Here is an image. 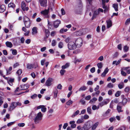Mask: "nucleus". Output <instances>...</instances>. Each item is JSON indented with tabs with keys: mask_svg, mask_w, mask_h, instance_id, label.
<instances>
[{
	"mask_svg": "<svg viewBox=\"0 0 130 130\" xmlns=\"http://www.w3.org/2000/svg\"><path fill=\"white\" fill-rule=\"evenodd\" d=\"M76 41H70L68 43V47L70 50H74L76 47H80L83 44V42H79V43H77L76 45Z\"/></svg>",
	"mask_w": 130,
	"mask_h": 130,
	"instance_id": "nucleus-1",
	"label": "nucleus"
},
{
	"mask_svg": "<svg viewBox=\"0 0 130 130\" xmlns=\"http://www.w3.org/2000/svg\"><path fill=\"white\" fill-rule=\"evenodd\" d=\"M23 21L25 26L27 28H29L30 26L31 21L27 17L25 16L23 17Z\"/></svg>",
	"mask_w": 130,
	"mask_h": 130,
	"instance_id": "nucleus-2",
	"label": "nucleus"
},
{
	"mask_svg": "<svg viewBox=\"0 0 130 130\" xmlns=\"http://www.w3.org/2000/svg\"><path fill=\"white\" fill-rule=\"evenodd\" d=\"M110 100L109 99H104L103 101L99 104V106L102 107L103 106L108 104L110 102Z\"/></svg>",
	"mask_w": 130,
	"mask_h": 130,
	"instance_id": "nucleus-3",
	"label": "nucleus"
},
{
	"mask_svg": "<svg viewBox=\"0 0 130 130\" xmlns=\"http://www.w3.org/2000/svg\"><path fill=\"white\" fill-rule=\"evenodd\" d=\"M21 8L23 11H27L29 9V8L28 7H26V4L24 1L22 2L21 3Z\"/></svg>",
	"mask_w": 130,
	"mask_h": 130,
	"instance_id": "nucleus-4",
	"label": "nucleus"
},
{
	"mask_svg": "<svg viewBox=\"0 0 130 130\" xmlns=\"http://www.w3.org/2000/svg\"><path fill=\"white\" fill-rule=\"evenodd\" d=\"M53 79L51 78H48L46 80L45 84L47 86H51L52 84Z\"/></svg>",
	"mask_w": 130,
	"mask_h": 130,
	"instance_id": "nucleus-5",
	"label": "nucleus"
},
{
	"mask_svg": "<svg viewBox=\"0 0 130 130\" xmlns=\"http://www.w3.org/2000/svg\"><path fill=\"white\" fill-rule=\"evenodd\" d=\"M40 4L41 6L45 7L47 5V0H39Z\"/></svg>",
	"mask_w": 130,
	"mask_h": 130,
	"instance_id": "nucleus-6",
	"label": "nucleus"
},
{
	"mask_svg": "<svg viewBox=\"0 0 130 130\" xmlns=\"http://www.w3.org/2000/svg\"><path fill=\"white\" fill-rule=\"evenodd\" d=\"M29 85L27 84L21 85L20 87H21V88L20 89V90H25L29 88Z\"/></svg>",
	"mask_w": 130,
	"mask_h": 130,
	"instance_id": "nucleus-7",
	"label": "nucleus"
},
{
	"mask_svg": "<svg viewBox=\"0 0 130 130\" xmlns=\"http://www.w3.org/2000/svg\"><path fill=\"white\" fill-rule=\"evenodd\" d=\"M99 13L98 11L96 10L94 11L93 13L91 18L92 20H93L94 19L96 18L97 15H99Z\"/></svg>",
	"mask_w": 130,
	"mask_h": 130,
	"instance_id": "nucleus-8",
	"label": "nucleus"
},
{
	"mask_svg": "<svg viewBox=\"0 0 130 130\" xmlns=\"http://www.w3.org/2000/svg\"><path fill=\"white\" fill-rule=\"evenodd\" d=\"M14 104V102H12V103L8 109V110L9 111H12L16 107L15 105Z\"/></svg>",
	"mask_w": 130,
	"mask_h": 130,
	"instance_id": "nucleus-9",
	"label": "nucleus"
},
{
	"mask_svg": "<svg viewBox=\"0 0 130 130\" xmlns=\"http://www.w3.org/2000/svg\"><path fill=\"white\" fill-rule=\"evenodd\" d=\"M77 128L78 130H88L87 126H84L81 127L80 125H79L77 126Z\"/></svg>",
	"mask_w": 130,
	"mask_h": 130,
	"instance_id": "nucleus-10",
	"label": "nucleus"
},
{
	"mask_svg": "<svg viewBox=\"0 0 130 130\" xmlns=\"http://www.w3.org/2000/svg\"><path fill=\"white\" fill-rule=\"evenodd\" d=\"M60 21L58 20H57L55 21L54 23V27L57 28L59 26V24L60 23Z\"/></svg>",
	"mask_w": 130,
	"mask_h": 130,
	"instance_id": "nucleus-11",
	"label": "nucleus"
},
{
	"mask_svg": "<svg viewBox=\"0 0 130 130\" xmlns=\"http://www.w3.org/2000/svg\"><path fill=\"white\" fill-rule=\"evenodd\" d=\"M49 9H45L44 10L41 11L40 13L42 14H43L44 15H47L49 13Z\"/></svg>",
	"mask_w": 130,
	"mask_h": 130,
	"instance_id": "nucleus-12",
	"label": "nucleus"
},
{
	"mask_svg": "<svg viewBox=\"0 0 130 130\" xmlns=\"http://www.w3.org/2000/svg\"><path fill=\"white\" fill-rule=\"evenodd\" d=\"M107 26V27L108 28H109L112 26V22L111 20L110 19L106 21Z\"/></svg>",
	"mask_w": 130,
	"mask_h": 130,
	"instance_id": "nucleus-13",
	"label": "nucleus"
},
{
	"mask_svg": "<svg viewBox=\"0 0 130 130\" xmlns=\"http://www.w3.org/2000/svg\"><path fill=\"white\" fill-rule=\"evenodd\" d=\"M130 100V99L129 98H128V99L125 98V99H122V105L124 106L126 104L128 100Z\"/></svg>",
	"mask_w": 130,
	"mask_h": 130,
	"instance_id": "nucleus-14",
	"label": "nucleus"
},
{
	"mask_svg": "<svg viewBox=\"0 0 130 130\" xmlns=\"http://www.w3.org/2000/svg\"><path fill=\"white\" fill-rule=\"evenodd\" d=\"M37 27H34L32 28V35H35L37 33Z\"/></svg>",
	"mask_w": 130,
	"mask_h": 130,
	"instance_id": "nucleus-15",
	"label": "nucleus"
},
{
	"mask_svg": "<svg viewBox=\"0 0 130 130\" xmlns=\"http://www.w3.org/2000/svg\"><path fill=\"white\" fill-rule=\"evenodd\" d=\"M6 7L5 5H2L0 6V12L2 13L5 10Z\"/></svg>",
	"mask_w": 130,
	"mask_h": 130,
	"instance_id": "nucleus-16",
	"label": "nucleus"
},
{
	"mask_svg": "<svg viewBox=\"0 0 130 130\" xmlns=\"http://www.w3.org/2000/svg\"><path fill=\"white\" fill-rule=\"evenodd\" d=\"M120 103H119L118 104V105L117 106V109L119 113L123 111L121 110L122 108V107L119 105Z\"/></svg>",
	"mask_w": 130,
	"mask_h": 130,
	"instance_id": "nucleus-17",
	"label": "nucleus"
},
{
	"mask_svg": "<svg viewBox=\"0 0 130 130\" xmlns=\"http://www.w3.org/2000/svg\"><path fill=\"white\" fill-rule=\"evenodd\" d=\"M111 110L109 109H108L106 112L104 113L103 115V116L104 117H106L108 116V114L110 112Z\"/></svg>",
	"mask_w": 130,
	"mask_h": 130,
	"instance_id": "nucleus-18",
	"label": "nucleus"
},
{
	"mask_svg": "<svg viewBox=\"0 0 130 130\" xmlns=\"http://www.w3.org/2000/svg\"><path fill=\"white\" fill-rule=\"evenodd\" d=\"M15 7V5L13 3H11L8 4V7L9 8H12L13 9H14Z\"/></svg>",
	"mask_w": 130,
	"mask_h": 130,
	"instance_id": "nucleus-19",
	"label": "nucleus"
},
{
	"mask_svg": "<svg viewBox=\"0 0 130 130\" xmlns=\"http://www.w3.org/2000/svg\"><path fill=\"white\" fill-rule=\"evenodd\" d=\"M6 46L10 48L12 46V44L11 42L7 41L5 43Z\"/></svg>",
	"mask_w": 130,
	"mask_h": 130,
	"instance_id": "nucleus-20",
	"label": "nucleus"
},
{
	"mask_svg": "<svg viewBox=\"0 0 130 130\" xmlns=\"http://www.w3.org/2000/svg\"><path fill=\"white\" fill-rule=\"evenodd\" d=\"M70 66V64L69 63H66L65 65L62 66L61 68L62 69H65L68 68Z\"/></svg>",
	"mask_w": 130,
	"mask_h": 130,
	"instance_id": "nucleus-21",
	"label": "nucleus"
},
{
	"mask_svg": "<svg viewBox=\"0 0 130 130\" xmlns=\"http://www.w3.org/2000/svg\"><path fill=\"white\" fill-rule=\"evenodd\" d=\"M113 6L116 11H118V4L117 3L113 4Z\"/></svg>",
	"mask_w": 130,
	"mask_h": 130,
	"instance_id": "nucleus-22",
	"label": "nucleus"
},
{
	"mask_svg": "<svg viewBox=\"0 0 130 130\" xmlns=\"http://www.w3.org/2000/svg\"><path fill=\"white\" fill-rule=\"evenodd\" d=\"M99 123L98 122H97L95 123L94 124H93L92 127V129H95L96 128V127H97Z\"/></svg>",
	"mask_w": 130,
	"mask_h": 130,
	"instance_id": "nucleus-23",
	"label": "nucleus"
},
{
	"mask_svg": "<svg viewBox=\"0 0 130 130\" xmlns=\"http://www.w3.org/2000/svg\"><path fill=\"white\" fill-rule=\"evenodd\" d=\"M121 60V59H120L119 60H118L117 61L116 60L113 61L112 62V64H113L116 63V66H117L120 63Z\"/></svg>",
	"mask_w": 130,
	"mask_h": 130,
	"instance_id": "nucleus-24",
	"label": "nucleus"
},
{
	"mask_svg": "<svg viewBox=\"0 0 130 130\" xmlns=\"http://www.w3.org/2000/svg\"><path fill=\"white\" fill-rule=\"evenodd\" d=\"M53 93L54 94V98H56L57 96V95L58 93V90L56 89L54 90L53 91Z\"/></svg>",
	"mask_w": 130,
	"mask_h": 130,
	"instance_id": "nucleus-25",
	"label": "nucleus"
},
{
	"mask_svg": "<svg viewBox=\"0 0 130 130\" xmlns=\"http://www.w3.org/2000/svg\"><path fill=\"white\" fill-rule=\"evenodd\" d=\"M41 120V119H40L39 118L37 117H36L34 119V122L35 123H39V121Z\"/></svg>",
	"mask_w": 130,
	"mask_h": 130,
	"instance_id": "nucleus-26",
	"label": "nucleus"
},
{
	"mask_svg": "<svg viewBox=\"0 0 130 130\" xmlns=\"http://www.w3.org/2000/svg\"><path fill=\"white\" fill-rule=\"evenodd\" d=\"M32 64L28 63L27 64V68L28 69H30L33 68Z\"/></svg>",
	"mask_w": 130,
	"mask_h": 130,
	"instance_id": "nucleus-27",
	"label": "nucleus"
},
{
	"mask_svg": "<svg viewBox=\"0 0 130 130\" xmlns=\"http://www.w3.org/2000/svg\"><path fill=\"white\" fill-rule=\"evenodd\" d=\"M87 89V87L85 86L81 87L79 89V91H85Z\"/></svg>",
	"mask_w": 130,
	"mask_h": 130,
	"instance_id": "nucleus-28",
	"label": "nucleus"
},
{
	"mask_svg": "<svg viewBox=\"0 0 130 130\" xmlns=\"http://www.w3.org/2000/svg\"><path fill=\"white\" fill-rule=\"evenodd\" d=\"M75 35L77 36H80L82 35V33L81 32L80 30H79L74 33Z\"/></svg>",
	"mask_w": 130,
	"mask_h": 130,
	"instance_id": "nucleus-29",
	"label": "nucleus"
},
{
	"mask_svg": "<svg viewBox=\"0 0 130 130\" xmlns=\"http://www.w3.org/2000/svg\"><path fill=\"white\" fill-rule=\"evenodd\" d=\"M13 44L15 46H18L20 44V41H13Z\"/></svg>",
	"mask_w": 130,
	"mask_h": 130,
	"instance_id": "nucleus-30",
	"label": "nucleus"
},
{
	"mask_svg": "<svg viewBox=\"0 0 130 130\" xmlns=\"http://www.w3.org/2000/svg\"><path fill=\"white\" fill-rule=\"evenodd\" d=\"M83 119L82 118L78 119L76 122V123L77 124H79L83 123Z\"/></svg>",
	"mask_w": 130,
	"mask_h": 130,
	"instance_id": "nucleus-31",
	"label": "nucleus"
},
{
	"mask_svg": "<svg viewBox=\"0 0 130 130\" xmlns=\"http://www.w3.org/2000/svg\"><path fill=\"white\" fill-rule=\"evenodd\" d=\"M45 35L46 36V38H47L49 36L50 34V32L48 29H46L45 30Z\"/></svg>",
	"mask_w": 130,
	"mask_h": 130,
	"instance_id": "nucleus-32",
	"label": "nucleus"
},
{
	"mask_svg": "<svg viewBox=\"0 0 130 130\" xmlns=\"http://www.w3.org/2000/svg\"><path fill=\"white\" fill-rule=\"evenodd\" d=\"M22 73V70L21 69H19L18 70L16 73L18 74V76H19Z\"/></svg>",
	"mask_w": 130,
	"mask_h": 130,
	"instance_id": "nucleus-33",
	"label": "nucleus"
},
{
	"mask_svg": "<svg viewBox=\"0 0 130 130\" xmlns=\"http://www.w3.org/2000/svg\"><path fill=\"white\" fill-rule=\"evenodd\" d=\"M97 66L99 69H101L103 67V64L102 62L98 63L97 64Z\"/></svg>",
	"mask_w": 130,
	"mask_h": 130,
	"instance_id": "nucleus-34",
	"label": "nucleus"
},
{
	"mask_svg": "<svg viewBox=\"0 0 130 130\" xmlns=\"http://www.w3.org/2000/svg\"><path fill=\"white\" fill-rule=\"evenodd\" d=\"M121 84H119L118 85V87L120 89H121L123 88L124 86V83L122 82L121 83Z\"/></svg>",
	"mask_w": 130,
	"mask_h": 130,
	"instance_id": "nucleus-35",
	"label": "nucleus"
},
{
	"mask_svg": "<svg viewBox=\"0 0 130 130\" xmlns=\"http://www.w3.org/2000/svg\"><path fill=\"white\" fill-rule=\"evenodd\" d=\"M33 68L36 69L38 67V64L37 62L32 64Z\"/></svg>",
	"mask_w": 130,
	"mask_h": 130,
	"instance_id": "nucleus-36",
	"label": "nucleus"
},
{
	"mask_svg": "<svg viewBox=\"0 0 130 130\" xmlns=\"http://www.w3.org/2000/svg\"><path fill=\"white\" fill-rule=\"evenodd\" d=\"M121 91H117L115 94V95L116 97H118L121 94Z\"/></svg>",
	"mask_w": 130,
	"mask_h": 130,
	"instance_id": "nucleus-37",
	"label": "nucleus"
},
{
	"mask_svg": "<svg viewBox=\"0 0 130 130\" xmlns=\"http://www.w3.org/2000/svg\"><path fill=\"white\" fill-rule=\"evenodd\" d=\"M68 30L67 29H64L63 28L61 29L60 30V32L61 33H62L64 32H66Z\"/></svg>",
	"mask_w": 130,
	"mask_h": 130,
	"instance_id": "nucleus-38",
	"label": "nucleus"
},
{
	"mask_svg": "<svg viewBox=\"0 0 130 130\" xmlns=\"http://www.w3.org/2000/svg\"><path fill=\"white\" fill-rule=\"evenodd\" d=\"M97 100V99L96 98H95V97L93 98L92 99H91L90 100V101L89 102V103H91L93 102V101H96Z\"/></svg>",
	"mask_w": 130,
	"mask_h": 130,
	"instance_id": "nucleus-39",
	"label": "nucleus"
},
{
	"mask_svg": "<svg viewBox=\"0 0 130 130\" xmlns=\"http://www.w3.org/2000/svg\"><path fill=\"white\" fill-rule=\"evenodd\" d=\"M79 113V110H77L74 113L73 115L72 116V117H74L78 115Z\"/></svg>",
	"mask_w": 130,
	"mask_h": 130,
	"instance_id": "nucleus-40",
	"label": "nucleus"
},
{
	"mask_svg": "<svg viewBox=\"0 0 130 130\" xmlns=\"http://www.w3.org/2000/svg\"><path fill=\"white\" fill-rule=\"evenodd\" d=\"M130 90L129 87H126L124 89V91L126 92H128Z\"/></svg>",
	"mask_w": 130,
	"mask_h": 130,
	"instance_id": "nucleus-41",
	"label": "nucleus"
},
{
	"mask_svg": "<svg viewBox=\"0 0 130 130\" xmlns=\"http://www.w3.org/2000/svg\"><path fill=\"white\" fill-rule=\"evenodd\" d=\"M64 69H61L60 71V73L61 74V75L62 76L66 72L65 70H63Z\"/></svg>",
	"mask_w": 130,
	"mask_h": 130,
	"instance_id": "nucleus-42",
	"label": "nucleus"
},
{
	"mask_svg": "<svg viewBox=\"0 0 130 130\" xmlns=\"http://www.w3.org/2000/svg\"><path fill=\"white\" fill-rule=\"evenodd\" d=\"M37 117L39 118L40 119H41V118L42 117V113L41 112H39L37 114Z\"/></svg>",
	"mask_w": 130,
	"mask_h": 130,
	"instance_id": "nucleus-43",
	"label": "nucleus"
},
{
	"mask_svg": "<svg viewBox=\"0 0 130 130\" xmlns=\"http://www.w3.org/2000/svg\"><path fill=\"white\" fill-rule=\"evenodd\" d=\"M80 50L79 49H76L73 51V53L74 54H77L80 52Z\"/></svg>",
	"mask_w": 130,
	"mask_h": 130,
	"instance_id": "nucleus-44",
	"label": "nucleus"
},
{
	"mask_svg": "<svg viewBox=\"0 0 130 130\" xmlns=\"http://www.w3.org/2000/svg\"><path fill=\"white\" fill-rule=\"evenodd\" d=\"M73 103L72 101L71 100H69L66 103V104L69 106L71 105Z\"/></svg>",
	"mask_w": 130,
	"mask_h": 130,
	"instance_id": "nucleus-45",
	"label": "nucleus"
},
{
	"mask_svg": "<svg viewBox=\"0 0 130 130\" xmlns=\"http://www.w3.org/2000/svg\"><path fill=\"white\" fill-rule=\"evenodd\" d=\"M129 50V47L126 45L125 46H124V51L125 52H127Z\"/></svg>",
	"mask_w": 130,
	"mask_h": 130,
	"instance_id": "nucleus-46",
	"label": "nucleus"
},
{
	"mask_svg": "<svg viewBox=\"0 0 130 130\" xmlns=\"http://www.w3.org/2000/svg\"><path fill=\"white\" fill-rule=\"evenodd\" d=\"M87 112L89 114H91V108L90 107H88L87 109Z\"/></svg>",
	"mask_w": 130,
	"mask_h": 130,
	"instance_id": "nucleus-47",
	"label": "nucleus"
},
{
	"mask_svg": "<svg viewBox=\"0 0 130 130\" xmlns=\"http://www.w3.org/2000/svg\"><path fill=\"white\" fill-rule=\"evenodd\" d=\"M107 87L109 88H112L113 87V85L111 83H109L108 84Z\"/></svg>",
	"mask_w": 130,
	"mask_h": 130,
	"instance_id": "nucleus-48",
	"label": "nucleus"
},
{
	"mask_svg": "<svg viewBox=\"0 0 130 130\" xmlns=\"http://www.w3.org/2000/svg\"><path fill=\"white\" fill-rule=\"evenodd\" d=\"M14 104L15 105L16 107L17 105L21 106L22 105L21 103L19 102H14Z\"/></svg>",
	"mask_w": 130,
	"mask_h": 130,
	"instance_id": "nucleus-49",
	"label": "nucleus"
},
{
	"mask_svg": "<svg viewBox=\"0 0 130 130\" xmlns=\"http://www.w3.org/2000/svg\"><path fill=\"white\" fill-rule=\"evenodd\" d=\"M113 101H112L109 105L110 108L112 109L113 108Z\"/></svg>",
	"mask_w": 130,
	"mask_h": 130,
	"instance_id": "nucleus-50",
	"label": "nucleus"
},
{
	"mask_svg": "<svg viewBox=\"0 0 130 130\" xmlns=\"http://www.w3.org/2000/svg\"><path fill=\"white\" fill-rule=\"evenodd\" d=\"M63 45V43L61 42H60L59 43L58 47L59 48H61L62 47Z\"/></svg>",
	"mask_w": 130,
	"mask_h": 130,
	"instance_id": "nucleus-51",
	"label": "nucleus"
},
{
	"mask_svg": "<svg viewBox=\"0 0 130 130\" xmlns=\"http://www.w3.org/2000/svg\"><path fill=\"white\" fill-rule=\"evenodd\" d=\"M25 125L24 123H19L18 124V126L19 127H23Z\"/></svg>",
	"mask_w": 130,
	"mask_h": 130,
	"instance_id": "nucleus-52",
	"label": "nucleus"
},
{
	"mask_svg": "<svg viewBox=\"0 0 130 130\" xmlns=\"http://www.w3.org/2000/svg\"><path fill=\"white\" fill-rule=\"evenodd\" d=\"M12 54L14 55H16L17 54V52L16 50H13L12 52Z\"/></svg>",
	"mask_w": 130,
	"mask_h": 130,
	"instance_id": "nucleus-53",
	"label": "nucleus"
},
{
	"mask_svg": "<svg viewBox=\"0 0 130 130\" xmlns=\"http://www.w3.org/2000/svg\"><path fill=\"white\" fill-rule=\"evenodd\" d=\"M42 107L41 110L43 112H45L46 110V107H45L44 106V107Z\"/></svg>",
	"mask_w": 130,
	"mask_h": 130,
	"instance_id": "nucleus-54",
	"label": "nucleus"
},
{
	"mask_svg": "<svg viewBox=\"0 0 130 130\" xmlns=\"http://www.w3.org/2000/svg\"><path fill=\"white\" fill-rule=\"evenodd\" d=\"M37 97V95L36 94H34L32 95L31 96V98L32 99H34Z\"/></svg>",
	"mask_w": 130,
	"mask_h": 130,
	"instance_id": "nucleus-55",
	"label": "nucleus"
},
{
	"mask_svg": "<svg viewBox=\"0 0 130 130\" xmlns=\"http://www.w3.org/2000/svg\"><path fill=\"white\" fill-rule=\"evenodd\" d=\"M80 102L81 103L82 105H84L85 103V101L84 99H83V98L80 100Z\"/></svg>",
	"mask_w": 130,
	"mask_h": 130,
	"instance_id": "nucleus-56",
	"label": "nucleus"
},
{
	"mask_svg": "<svg viewBox=\"0 0 130 130\" xmlns=\"http://www.w3.org/2000/svg\"><path fill=\"white\" fill-rule=\"evenodd\" d=\"M91 98V96L90 95H88L86 97L85 99L87 100H89Z\"/></svg>",
	"mask_w": 130,
	"mask_h": 130,
	"instance_id": "nucleus-57",
	"label": "nucleus"
},
{
	"mask_svg": "<svg viewBox=\"0 0 130 130\" xmlns=\"http://www.w3.org/2000/svg\"><path fill=\"white\" fill-rule=\"evenodd\" d=\"M97 10L98 11L99 14L100 12H103L104 11V10L103 9L100 8H99Z\"/></svg>",
	"mask_w": 130,
	"mask_h": 130,
	"instance_id": "nucleus-58",
	"label": "nucleus"
},
{
	"mask_svg": "<svg viewBox=\"0 0 130 130\" xmlns=\"http://www.w3.org/2000/svg\"><path fill=\"white\" fill-rule=\"evenodd\" d=\"M95 68L94 67H92L90 69V71L92 73H94L95 72Z\"/></svg>",
	"mask_w": 130,
	"mask_h": 130,
	"instance_id": "nucleus-59",
	"label": "nucleus"
},
{
	"mask_svg": "<svg viewBox=\"0 0 130 130\" xmlns=\"http://www.w3.org/2000/svg\"><path fill=\"white\" fill-rule=\"evenodd\" d=\"M62 86L60 84H59L57 86V89L61 90L62 89Z\"/></svg>",
	"mask_w": 130,
	"mask_h": 130,
	"instance_id": "nucleus-60",
	"label": "nucleus"
},
{
	"mask_svg": "<svg viewBox=\"0 0 130 130\" xmlns=\"http://www.w3.org/2000/svg\"><path fill=\"white\" fill-rule=\"evenodd\" d=\"M130 22V18L127 19L125 22V24L126 25L128 24Z\"/></svg>",
	"mask_w": 130,
	"mask_h": 130,
	"instance_id": "nucleus-61",
	"label": "nucleus"
},
{
	"mask_svg": "<svg viewBox=\"0 0 130 130\" xmlns=\"http://www.w3.org/2000/svg\"><path fill=\"white\" fill-rule=\"evenodd\" d=\"M12 67H9V68L8 70L7 69V74H9V72L11 71L12 70Z\"/></svg>",
	"mask_w": 130,
	"mask_h": 130,
	"instance_id": "nucleus-62",
	"label": "nucleus"
},
{
	"mask_svg": "<svg viewBox=\"0 0 130 130\" xmlns=\"http://www.w3.org/2000/svg\"><path fill=\"white\" fill-rule=\"evenodd\" d=\"M116 130H125V128L124 127H121L118 128Z\"/></svg>",
	"mask_w": 130,
	"mask_h": 130,
	"instance_id": "nucleus-63",
	"label": "nucleus"
},
{
	"mask_svg": "<svg viewBox=\"0 0 130 130\" xmlns=\"http://www.w3.org/2000/svg\"><path fill=\"white\" fill-rule=\"evenodd\" d=\"M89 116L87 115H85L84 116V119H87L89 118Z\"/></svg>",
	"mask_w": 130,
	"mask_h": 130,
	"instance_id": "nucleus-64",
	"label": "nucleus"
}]
</instances>
